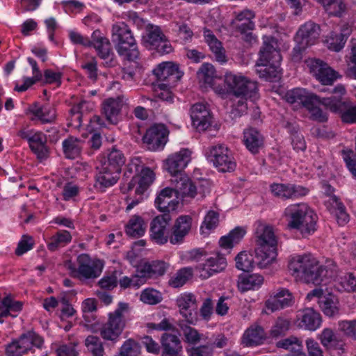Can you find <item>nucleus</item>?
I'll return each mask as SVG.
<instances>
[{"mask_svg": "<svg viewBox=\"0 0 356 356\" xmlns=\"http://www.w3.org/2000/svg\"><path fill=\"white\" fill-rule=\"evenodd\" d=\"M273 195L282 200H294L305 196L309 189L300 185L294 184H276L270 185Z\"/></svg>", "mask_w": 356, "mask_h": 356, "instance_id": "obj_15", "label": "nucleus"}, {"mask_svg": "<svg viewBox=\"0 0 356 356\" xmlns=\"http://www.w3.org/2000/svg\"><path fill=\"white\" fill-rule=\"evenodd\" d=\"M264 277L258 274H244L238 277V288L245 292L249 290H256L261 287Z\"/></svg>", "mask_w": 356, "mask_h": 356, "instance_id": "obj_45", "label": "nucleus"}, {"mask_svg": "<svg viewBox=\"0 0 356 356\" xmlns=\"http://www.w3.org/2000/svg\"><path fill=\"white\" fill-rule=\"evenodd\" d=\"M124 105L123 97L108 98L102 104V113L111 124H117L121 118V110Z\"/></svg>", "mask_w": 356, "mask_h": 356, "instance_id": "obj_27", "label": "nucleus"}, {"mask_svg": "<svg viewBox=\"0 0 356 356\" xmlns=\"http://www.w3.org/2000/svg\"><path fill=\"white\" fill-rule=\"evenodd\" d=\"M113 40L116 42L115 49L123 59L135 61L139 57L137 43L129 26L118 22L113 26Z\"/></svg>", "mask_w": 356, "mask_h": 356, "instance_id": "obj_4", "label": "nucleus"}, {"mask_svg": "<svg viewBox=\"0 0 356 356\" xmlns=\"http://www.w3.org/2000/svg\"><path fill=\"white\" fill-rule=\"evenodd\" d=\"M326 98L321 99L318 96L314 95L308 104H306L305 108L309 112L311 115V118L313 120H316L320 122H326L327 120V117L325 113H323V111L319 108V104H322L325 106L327 108H328L324 104H323V100Z\"/></svg>", "mask_w": 356, "mask_h": 356, "instance_id": "obj_47", "label": "nucleus"}, {"mask_svg": "<svg viewBox=\"0 0 356 356\" xmlns=\"http://www.w3.org/2000/svg\"><path fill=\"white\" fill-rule=\"evenodd\" d=\"M84 142L74 136H69L62 143L63 154L68 159H75L81 155Z\"/></svg>", "mask_w": 356, "mask_h": 356, "instance_id": "obj_41", "label": "nucleus"}, {"mask_svg": "<svg viewBox=\"0 0 356 356\" xmlns=\"http://www.w3.org/2000/svg\"><path fill=\"white\" fill-rule=\"evenodd\" d=\"M169 131L163 124H155L149 128L143 138L144 143L152 151L162 149L168 141Z\"/></svg>", "mask_w": 356, "mask_h": 356, "instance_id": "obj_12", "label": "nucleus"}, {"mask_svg": "<svg viewBox=\"0 0 356 356\" xmlns=\"http://www.w3.org/2000/svg\"><path fill=\"white\" fill-rule=\"evenodd\" d=\"M188 356H213L211 346L207 344L186 348Z\"/></svg>", "mask_w": 356, "mask_h": 356, "instance_id": "obj_63", "label": "nucleus"}, {"mask_svg": "<svg viewBox=\"0 0 356 356\" xmlns=\"http://www.w3.org/2000/svg\"><path fill=\"white\" fill-rule=\"evenodd\" d=\"M155 179L154 171L148 167L141 169L140 173L135 175L128 184V191L135 188L136 195H143Z\"/></svg>", "mask_w": 356, "mask_h": 356, "instance_id": "obj_24", "label": "nucleus"}, {"mask_svg": "<svg viewBox=\"0 0 356 356\" xmlns=\"http://www.w3.org/2000/svg\"><path fill=\"white\" fill-rule=\"evenodd\" d=\"M204 37L216 60L222 64L226 63L225 50L221 42L217 39L213 32L209 29H204Z\"/></svg>", "mask_w": 356, "mask_h": 356, "instance_id": "obj_37", "label": "nucleus"}, {"mask_svg": "<svg viewBox=\"0 0 356 356\" xmlns=\"http://www.w3.org/2000/svg\"><path fill=\"white\" fill-rule=\"evenodd\" d=\"M238 100L233 102L231 108L230 114L232 118H236L244 115L248 109L247 101L250 98L245 97H236Z\"/></svg>", "mask_w": 356, "mask_h": 356, "instance_id": "obj_59", "label": "nucleus"}, {"mask_svg": "<svg viewBox=\"0 0 356 356\" xmlns=\"http://www.w3.org/2000/svg\"><path fill=\"white\" fill-rule=\"evenodd\" d=\"M171 220L169 213L156 216L152 219L149 227L151 239L159 245H163L170 240V232L168 227Z\"/></svg>", "mask_w": 356, "mask_h": 356, "instance_id": "obj_13", "label": "nucleus"}, {"mask_svg": "<svg viewBox=\"0 0 356 356\" xmlns=\"http://www.w3.org/2000/svg\"><path fill=\"white\" fill-rule=\"evenodd\" d=\"M125 161L124 154L120 150L113 149L106 156H103L99 159L97 165L120 175Z\"/></svg>", "mask_w": 356, "mask_h": 356, "instance_id": "obj_28", "label": "nucleus"}, {"mask_svg": "<svg viewBox=\"0 0 356 356\" xmlns=\"http://www.w3.org/2000/svg\"><path fill=\"white\" fill-rule=\"evenodd\" d=\"M276 347L293 352L295 350H300V348L302 347V344L297 337L291 336L278 341L276 343Z\"/></svg>", "mask_w": 356, "mask_h": 356, "instance_id": "obj_61", "label": "nucleus"}, {"mask_svg": "<svg viewBox=\"0 0 356 356\" xmlns=\"http://www.w3.org/2000/svg\"><path fill=\"white\" fill-rule=\"evenodd\" d=\"M187 321H179L178 326L183 336L184 341L186 343L195 346L201 341H206L207 337L197 330L188 325Z\"/></svg>", "mask_w": 356, "mask_h": 356, "instance_id": "obj_40", "label": "nucleus"}, {"mask_svg": "<svg viewBox=\"0 0 356 356\" xmlns=\"http://www.w3.org/2000/svg\"><path fill=\"white\" fill-rule=\"evenodd\" d=\"M140 299L145 304L156 305L162 301L163 297L160 291L152 288H147L141 292Z\"/></svg>", "mask_w": 356, "mask_h": 356, "instance_id": "obj_58", "label": "nucleus"}, {"mask_svg": "<svg viewBox=\"0 0 356 356\" xmlns=\"http://www.w3.org/2000/svg\"><path fill=\"white\" fill-rule=\"evenodd\" d=\"M207 158L221 172H231L236 168V161L232 151L227 146L218 144L208 148Z\"/></svg>", "mask_w": 356, "mask_h": 356, "instance_id": "obj_8", "label": "nucleus"}, {"mask_svg": "<svg viewBox=\"0 0 356 356\" xmlns=\"http://www.w3.org/2000/svg\"><path fill=\"white\" fill-rule=\"evenodd\" d=\"M119 284L120 287L123 289H127L129 287L138 289L140 286L144 284L143 280H142V278L140 277V275L138 273V268L136 269V274L132 275L131 277H122L120 280Z\"/></svg>", "mask_w": 356, "mask_h": 356, "instance_id": "obj_60", "label": "nucleus"}, {"mask_svg": "<svg viewBox=\"0 0 356 356\" xmlns=\"http://www.w3.org/2000/svg\"><path fill=\"white\" fill-rule=\"evenodd\" d=\"M84 345L91 356H106L104 343L99 337L88 335L84 340Z\"/></svg>", "mask_w": 356, "mask_h": 356, "instance_id": "obj_48", "label": "nucleus"}, {"mask_svg": "<svg viewBox=\"0 0 356 356\" xmlns=\"http://www.w3.org/2000/svg\"><path fill=\"white\" fill-rule=\"evenodd\" d=\"M192 226V218L188 215L179 216L170 232L171 244L178 245L184 242L185 237L189 234Z\"/></svg>", "mask_w": 356, "mask_h": 356, "instance_id": "obj_21", "label": "nucleus"}, {"mask_svg": "<svg viewBox=\"0 0 356 356\" xmlns=\"http://www.w3.org/2000/svg\"><path fill=\"white\" fill-rule=\"evenodd\" d=\"M129 312V304L119 302L118 307L108 314V321L100 329V335L106 341L118 340L126 325L125 315Z\"/></svg>", "mask_w": 356, "mask_h": 356, "instance_id": "obj_7", "label": "nucleus"}, {"mask_svg": "<svg viewBox=\"0 0 356 356\" xmlns=\"http://www.w3.org/2000/svg\"><path fill=\"white\" fill-rule=\"evenodd\" d=\"M43 345L42 337L33 331H29L9 343L6 352L8 356H22L31 350L33 346L42 349Z\"/></svg>", "mask_w": 356, "mask_h": 356, "instance_id": "obj_10", "label": "nucleus"}, {"mask_svg": "<svg viewBox=\"0 0 356 356\" xmlns=\"http://www.w3.org/2000/svg\"><path fill=\"white\" fill-rule=\"evenodd\" d=\"M153 74L157 81L165 83L176 84L184 73L179 70L178 65L172 62H163L153 70Z\"/></svg>", "mask_w": 356, "mask_h": 356, "instance_id": "obj_19", "label": "nucleus"}, {"mask_svg": "<svg viewBox=\"0 0 356 356\" xmlns=\"http://www.w3.org/2000/svg\"><path fill=\"white\" fill-rule=\"evenodd\" d=\"M314 94L309 93L304 88H296L287 91L285 94V99L289 104H301L305 108Z\"/></svg>", "mask_w": 356, "mask_h": 356, "instance_id": "obj_46", "label": "nucleus"}, {"mask_svg": "<svg viewBox=\"0 0 356 356\" xmlns=\"http://www.w3.org/2000/svg\"><path fill=\"white\" fill-rule=\"evenodd\" d=\"M143 41L147 48L156 49L162 54H169L172 51L170 42L158 26L149 25Z\"/></svg>", "mask_w": 356, "mask_h": 356, "instance_id": "obj_11", "label": "nucleus"}, {"mask_svg": "<svg viewBox=\"0 0 356 356\" xmlns=\"http://www.w3.org/2000/svg\"><path fill=\"white\" fill-rule=\"evenodd\" d=\"M191 268H183L179 270L169 280V284L174 288L182 286L192 277Z\"/></svg>", "mask_w": 356, "mask_h": 356, "instance_id": "obj_54", "label": "nucleus"}, {"mask_svg": "<svg viewBox=\"0 0 356 356\" xmlns=\"http://www.w3.org/2000/svg\"><path fill=\"white\" fill-rule=\"evenodd\" d=\"M177 305L180 314L184 317L189 324H195L196 318L192 313V310L196 308V299L192 293H182L176 300Z\"/></svg>", "mask_w": 356, "mask_h": 356, "instance_id": "obj_32", "label": "nucleus"}, {"mask_svg": "<svg viewBox=\"0 0 356 356\" xmlns=\"http://www.w3.org/2000/svg\"><path fill=\"white\" fill-rule=\"evenodd\" d=\"M91 46L96 49L98 56L103 60H107L106 62L108 66L114 65V54L112 51L111 44L109 40L101 35L99 30L93 31L92 34Z\"/></svg>", "mask_w": 356, "mask_h": 356, "instance_id": "obj_22", "label": "nucleus"}, {"mask_svg": "<svg viewBox=\"0 0 356 356\" xmlns=\"http://www.w3.org/2000/svg\"><path fill=\"white\" fill-rule=\"evenodd\" d=\"M307 65L310 72L324 85H332L338 78V73L320 59L309 58Z\"/></svg>", "mask_w": 356, "mask_h": 356, "instance_id": "obj_14", "label": "nucleus"}, {"mask_svg": "<svg viewBox=\"0 0 356 356\" xmlns=\"http://www.w3.org/2000/svg\"><path fill=\"white\" fill-rule=\"evenodd\" d=\"M320 35V27L311 21L302 25L296 33V45L293 49V58L300 59L302 52L308 47L316 43Z\"/></svg>", "mask_w": 356, "mask_h": 356, "instance_id": "obj_9", "label": "nucleus"}, {"mask_svg": "<svg viewBox=\"0 0 356 356\" xmlns=\"http://www.w3.org/2000/svg\"><path fill=\"white\" fill-rule=\"evenodd\" d=\"M255 236L257 246L277 247V239L273 228L270 226L258 225L256 229Z\"/></svg>", "mask_w": 356, "mask_h": 356, "instance_id": "obj_38", "label": "nucleus"}, {"mask_svg": "<svg viewBox=\"0 0 356 356\" xmlns=\"http://www.w3.org/2000/svg\"><path fill=\"white\" fill-rule=\"evenodd\" d=\"M321 343L330 352L332 356H341L344 353L343 343L338 341L331 329H324L321 334Z\"/></svg>", "mask_w": 356, "mask_h": 356, "instance_id": "obj_36", "label": "nucleus"}, {"mask_svg": "<svg viewBox=\"0 0 356 356\" xmlns=\"http://www.w3.org/2000/svg\"><path fill=\"white\" fill-rule=\"evenodd\" d=\"M191 118L193 125L198 131L207 130L211 124L210 112L203 104H195L192 106Z\"/></svg>", "mask_w": 356, "mask_h": 356, "instance_id": "obj_29", "label": "nucleus"}, {"mask_svg": "<svg viewBox=\"0 0 356 356\" xmlns=\"http://www.w3.org/2000/svg\"><path fill=\"white\" fill-rule=\"evenodd\" d=\"M267 338L264 328L258 323H253L243 332L241 344L245 347H256L264 344Z\"/></svg>", "mask_w": 356, "mask_h": 356, "instance_id": "obj_25", "label": "nucleus"}, {"mask_svg": "<svg viewBox=\"0 0 356 356\" xmlns=\"http://www.w3.org/2000/svg\"><path fill=\"white\" fill-rule=\"evenodd\" d=\"M161 356H180L182 345L179 338L172 334L163 333L161 337Z\"/></svg>", "mask_w": 356, "mask_h": 356, "instance_id": "obj_33", "label": "nucleus"}, {"mask_svg": "<svg viewBox=\"0 0 356 356\" xmlns=\"http://www.w3.org/2000/svg\"><path fill=\"white\" fill-rule=\"evenodd\" d=\"M1 305L4 308L1 311V316H16L12 312H18L22 309V303L20 301H15L11 297L6 296L1 301Z\"/></svg>", "mask_w": 356, "mask_h": 356, "instance_id": "obj_57", "label": "nucleus"}, {"mask_svg": "<svg viewBox=\"0 0 356 356\" xmlns=\"http://www.w3.org/2000/svg\"><path fill=\"white\" fill-rule=\"evenodd\" d=\"M103 268L104 264L101 260L92 259L85 253L77 256L76 264L70 263L67 266L70 275L81 281L97 278L101 275Z\"/></svg>", "mask_w": 356, "mask_h": 356, "instance_id": "obj_6", "label": "nucleus"}, {"mask_svg": "<svg viewBox=\"0 0 356 356\" xmlns=\"http://www.w3.org/2000/svg\"><path fill=\"white\" fill-rule=\"evenodd\" d=\"M47 136L42 131H35L29 138V145L31 150L40 160L46 159L48 157L49 149L47 145Z\"/></svg>", "mask_w": 356, "mask_h": 356, "instance_id": "obj_35", "label": "nucleus"}, {"mask_svg": "<svg viewBox=\"0 0 356 356\" xmlns=\"http://www.w3.org/2000/svg\"><path fill=\"white\" fill-rule=\"evenodd\" d=\"M26 114H31V121H39L41 124H51L56 120V110L49 104L34 102L29 106Z\"/></svg>", "mask_w": 356, "mask_h": 356, "instance_id": "obj_20", "label": "nucleus"}, {"mask_svg": "<svg viewBox=\"0 0 356 356\" xmlns=\"http://www.w3.org/2000/svg\"><path fill=\"white\" fill-rule=\"evenodd\" d=\"M140 345L133 339L124 341L119 349L118 356H139Z\"/></svg>", "mask_w": 356, "mask_h": 356, "instance_id": "obj_55", "label": "nucleus"}, {"mask_svg": "<svg viewBox=\"0 0 356 356\" xmlns=\"http://www.w3.org/2000/svg\"><path fill=\"white\" fill-rule=\"evenodd\" d=\"M169 264L163 261H146L138 266V273L145 284L149 279H156L163 276L167 271Z\"/></svg>", "mask_w": 356, "mask_h": 356, "instance_id": "obj_23", "label": "nucleus"}, {"mask_svg": "<svg viewBox=\"0 0 356 356\" xmlns=\"http://www.w3.org/2000/svg\"><path fill=\"white\" fill-rule=\"evenodd\" d=\"M147 227V223L140 216L134 215L126 225L125 232L129 236L139 238L145 234Z\"/></svg>", "mask_w": 356, "mask_h": 356, "instance_id": "obj_42", "label": "nucleus"}, {"mask_svg": "<svg viewBox=\"0 0 356 356\" xmlns=\"http://www.w3.org/2000/svg\"><path fill=\"white\" fill-rule=\"evenodd\" d=\"M319 307L325 315L332 317L338 314L337 301L334 296L329 294L318 301Z\"/></svg>", "mask_w": 356, "mask_h": 356, "instance_id": "obj_51", "label": "nucleus"}, {"mask_svg": "<svg viewBox=\"0 0 356 356\" xmlns=\"http://www.w3.org/2000/svg\"><path fill=\"white\" fill-rule=\"evenodd\" d=\"M292 294L286 289H280L266 301V307L270 312L282 309L293 305Z\"/></svg>", "mask_w": 356, "mask_h": 356, "instance_id": "obj_31", "label": "nucleus"}, {"mask_svg": "<svg viewBox=\"0 0 356 356\" xmlns=\"http://www.w3.org/2000/svg\"><path fill=\"white\" fill-rule=\"evenodd\" d=\"M283 218L289 230L299 232L303 237L313 234L317 229L318 216L306 203L288 205L284 210Z\"/></svg>", "mask_w": 356, "mask_h": 356, "instance_id": "obj_2", "label": "nucleus"}, {"mask_svg": "<svg viewBox=\"0 0 356 356\" xmlns=\"http://www.w3.org/2000/svg\"><path fill=\"white\" fill-rule=\"evenodd\" d=\"M321 5L330 15L339 16L346 9L342 0H322Z\"/></svg>", "mask_w": 356, "mask_h": 356, "instance_id": "obj_56", "label": "nucleus"}, {"mask_svg": "<svg viewBox=\"0 0 356 356\" xmlns=\"http://www.w3.org/2000/svg\"><path fill=\"white\" fill-rule=\"evenodd\" d=\"M321 316L312 308H307L303 311L300 325L306 330L315 331L321 325Z\"/></svg>", "mask_w": 356, "mask_h": 356, "instance_id": "obj_43", "label": "nucleus"}, {"mask_svg": "<svg viewBox=\"0 0 356 356\" xmlns=\"http://www.w3.org/2000/svg\"><path fill=\"white\" fill-rule=\"evenodd\" d=\"M191 160V152L188 149H181L179 152L170 154L165 161L166 170L172 177L184 174L183 170Z\"/></svg>", "mask_w": 356, "mask_h": 356, "instance_id": "obj_18", "label": "nucleus"}, {"mask_svg": "<svg viewBox=\"0 0 356 356\" xmlns=\"http://www.w3.org/2000/svg\"><path fill=\"white\" fill-rule=\"evenodd\" d=\"M291 327V322L284 318L279 317L272 325L269 334L273 339H278L286 334Z\"/></svg>", "mask_w": 356, "mask_h": 356, "instance_id": "obj_52", "label": "nucleus"}, {"mask_svg": "<svg viewBox=\"0 0 356 356\" xmlns=\"http://www.w3.org/2000/svg\"><path fill=\"white\" fill-rule=\"evenodd\" d=\"M288 267L296 279L315 285L321 284L325 279L334 277L337 273V267L332 260H327L325 265H321L310 254L293 257Z\"/></svg>", "mask_w": 356, "mask_h": 356, "instance_id": "obj_1", "label": "nucleus"}, {"mask_svg": "<svg viewBox=\"0 0 356 356\" xmlns=\"http://www.w3.org/2000/svg\"><path fill=\"white\" fill-rule=\"evenodd\" d=\"M197 77L200 81L208 86H213L215 79L217 78L216 71L210 63H204L197 72Z\"/></svg>", "mask_w": 356, "mask_h": 356, "instance_id": "obj_50", "label": "nucleus"}, {"mask_svg": "<svg viewBox=\"0 0 356 356\" xmlns=\"http://www.w3.org/2000/svg\"><path fill=\"white\" fill-rule=\"evenodd\" d=\"M72 236L70 232L58 230L53 234L47 242V247L51 252H55L71 243Z\"/></svg>", "mask_w": 356, "mask_h": 356, "instance_id": "obj_44", "label": "nucleus"}, {"mask_svg": "<svg viewBox=\"0 0 356 356\" xmlns=\"http://www.w3.org/2000/svg\"><path fill=\"white\" fill-rule=\"evenodd\" d=\"M328 109L334 113H341V118L343 122L347 123L356 122V106L348 107L341 98L335 96H331L323 100Z\"/></svg>", "mask_w": 356, "mask_h": 356, "instance_id": "obj_17", "label": "nucleus"}, {"mask_svg": "<svg viewBox=\"0 0 356 356\" xmlns=\"http://www.w3.org/2000/svg\"><path fill=\"white\" fill-rule=\"evenodd\" d=\"M282 56L277 49L276 40L272 36H264L263 45L257 61V73L261 79L273 82L280 78L279 64Z\"/></svg>", "mask_w": 356, "mask_h": 356, "instance_id": "obj_3", "label": "nucleus"}, {"mask_svg": "<svg viewBox=\"0 0 356 356\" xmlns=\"http://www.w3.org/2000/svg\"><path fill=\"white\" fill-rule=\"evenodd\" d=\"M177 197L193 198L197 194V187L186 174H179L170 179Z\"/></svg>", "mask_w": 356, "mask_h": 356, "instance_id": "obj_26", "label": "nucleus"}, {"mask_svg": "<svg viewBox=\"0 0 356 356\" xmlns=\"http://www.w3.org/2000/svg\"><path fill=\"white\" fill-rule=\"evenodd\" d=\"M243 134V142L248 151L253 154L259 153L264 143L263 135L257 129L252 127L244 129Z\"/></svg>", "mask_w": 356, "mask_h": 356, "instance_id": "obj_34", "label": "nucleus"}, {"mask_svg": "<svg viewBox=\"0 0 356 356\" xmlns=\"http://www.w3.org/2000/svg\"><path fill=\"white\" fill-rule=\"evenodd\" d=\"M224 83L234 97H246L253 102L259 99L258 83L241 73L226 72Z\"/></svg>", "mask_w": 356, "mask_h": 356, "instance_id": "obj_5", "label": "nucleus"}, {"mask_svg": "<svg viewBox=\"0 0 356 356\" xmlns=\"http://www.w3.org/2000/svg\"><path fill=\"white\" fill-rule=\"evenodd\" d=\"M277 257V247L266 248L257 246L255 248V264L260 268H265L270 264Z\"/></svg>", "mask_w": 356, "mask_h": 356, "instance_id": "obj_39", "label": "nucleus"}, {"mask_svg": "<svg viewBox=\"0 0 356 356\" xmlns=\"http://www.w3.org/2000/svg\"><path fill=\"white\" fill-rule=\"evenodd\" d=\"M236 267L244 272H248L253 269L255 261L252 254L245 251L241 252L235 257Z\"/></svg>", "mask_w": 356, "mask_h": 356, "instance_id": "obj_53", "label": "nucleus"}, {"mask_svg": "<svg viewBox=\"0 0 356 356\" xmlns=\"http://www.w3.org/2000/svg\"><path fill=\"white\" fill-rule=\"evenodd\" d=\"M77 344L75 343H68L59 346L56 350V356H78L79 351L76 350Z\"/></svg>", "mask_w": 356, "mask_h": 356, "instance_id": "obj_64", "label": "nucleus"}, {"mask_svg": "<svg viewBox=\"0 0 356 356\" xmlns=\"http://www.w3.org/2000/svg\"><path fill=\"white\" fill-rule=\"evenodd\" d=\"M349 34L348 29L343 30V33L332 32L327 39L329 49L334 51H339L344 47Z\"/></svg>", "mask_w": 356, "mask_h": 356, "instance_id": "obj_49", "label": "nucleus"}, {"mask_svg": "<svg viewBox=\"0 0 356 356\" xmlns=\"http://www.w3.org/2000/svg\"><path fill=\"white\" fill-rule=\"evenodd\" d=\"M175 85V84L158 83L154 86V91L156 97L163 101L172 102L173 97L170 88Z\"/></svg>", "mask_w": 356, "mask_h": 356, "instance_id": "obj_62", "label": "nucleus"}, {"mask_svg": "<svg viewBox=\"0 0 356 356\" xmlns=\"http://www.w3.org/2000/svg\"><path fill=\"white\" fill-rule=\"evenodd\" d=\"M227 267L225 257L220 254L216 253L207 258L204 263H200L196 266L200 277L202 279H207L215 273H220Z\"/></svg>", "mask_w": 356, "mask_h": 356, "instance_id": "obj_16", "label": "nucleus"}, {"mask_svg": "<svg viewBox=\"0 0 356 356\" xmlns=\"http://www.w3.org/2000/svg\"><path fill=\"white\" fill-rule=\"evenodd\" d=\"M94 188L98 192H104L106 188L115 185L120 178V175L113 173L108 170L96 165Z\"/></svg>", "mask_w": 356, "mask_h": 356, "instance_id": "obj_30", "label": "nucleus"}]
</instances>
